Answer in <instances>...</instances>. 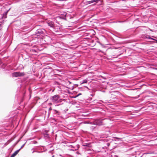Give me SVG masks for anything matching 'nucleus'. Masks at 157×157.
Masks as SVG:
<instances>
[{"mask_svg": "<svg viewBox=\"0 0 157 157\" xmlns=\"http://www.w3.org/2000/svg\"><path fill=\"white\" fill-rule=\"evenodd\" d=\"M105 119H98L94 120L93 121L90 122L89 123H87L86 122H84V123H90L91 124L94 125V126H92L91 127V128L94 129L95 127H96V125L100 126L103 125L104 124L103 121Z\"/></svg>", "mask_w": 157, "mask_h": 157, "instance_id": "f257e3e1", "label": "nucleus"}, {"mask_svg": "<svg viewBox=\"0 0 157 157\" xmlns=\"http://www.w3.org/2000/svg\"><path fill=\"white\" fill-rule=\"evenodd\" d=\"M50 100L52 102L55 103H58L61 101L59 96L57 94L51 97Z\"/></svg>", "mask_w": 157, "mask_h": 157, "instance_id": "f03ea898", "label": "nucleus"}, {"mask_svg": "<svg viewBox=\"0 0 157 157\" xmlns=\"http://www.w3.org/2000/svg\"><path fill=\"white\" fill-rule=\"evenodd\" d=\"M46 33V30L44 29H38L35 32V35L38 36L40 35L43 36Z\"/></svg>", "mask_w": 157, "mask_h": 157, "instance_id": "7ed1b4c3", "label": "nucleus"}, {"mask_svg": "<svg viewBox=\"0 0 157 157\" xmlns=\"http://www.w3.org/2000/svg\"><path fill=\"white\" fill-rule=\"evenodd\" d=\"M25 75L24 72H16L12 73V76L13 77H22Z\"/></svg>", "mask_w": 157, "mask_h": 157, "instance_id": "20e7f679", "label": "nucleus"}, {"mask_svg": "<svg viewBox=\"0 0 157 157\" xmlns=\"http://www.w3.org/2000/svg\"><path fill=\"white\" fill-rule=\"evenodd\" d=\"M60 29V25L59 23H56L52 30L56 32H57L59 31Z\"/></svg>", "mask_w": 157, "mask_h": 157, "instance_id": "39448f33", "label": "nucleus"}, {"mask_svg": "<svg viewBox=\"0 0 157 157\" xmlns=\"http://www.w3.org/2000/svg\"><path fill=\"white\" fill-rule=\"evenodd\" d=\"M47 24L52 29L56 23L52 21H48L47 22Z\"/></svg>", "mask_w": 157, "mask_h": 157, "instance_id": "423d86ee", "label": "nucleus"}, {"mask_svg": "<svg viewBox=\"0 0 157 157\" xmlns=\"http://www.w3.org/2000/svg\"><path fill=\"white\" fill-rule=\"evenodd\" d=\"M1 68L3 69L4 70L9 71L10 69L5 64H3L2 65Z\"/></svg>", "mask_w": 157, "mask_h": 157, "instance_id": "0eeeda50", "label": "nucleus"}, {"mask_svg": "<svg viewBox=\"0 0 157 157\" xmlns=\"http://www.w3.org/2000/svg\"><path fill=\"white\" fill-rule=\"evenodd\" d=\"M142 38L143 39H151L153 40H155L154 39L152 38H151L150 36L147 34H144L142 35Z\"/></svg>", "mask_w": 157, "mask_h": 157, "instance_id": "6e6552de", "label": "nucleus"}, {"mask_svg": "<svg viewBox=\"0 0 157 157\" xmlns=\"http://www.w3.org/2000/svg\"><path fill=\"white\" fill-rule=\"evenodd\" d=\"M99 0H92L86 2V5L90 4L94 2H97Z\"/></svg>", "mask_w": 157, "mask_h": 157, "instance_id": "1a4fd4ad", "label": "nucleus"}, {"mask_svg": "<svg viewBox=\"0 0 157 157\" xmlns=\"http://www.w3.org/2000/svg\"><path fill=\"white\" fill-rule=\"evenodd\" d=\"M53 113L55 115H56V116L58 117L60 115V113L58 111L54 109L53 110Z\"/></svg>", "mask_w": 157, "mask_h": 157, "instance_id": "9d476101", "label": "nucleus"}, {"mask_svg": "<svg viewBox=\"0 0 157 157\" xmlns=\"http://www.w3.org/2000/svg\"><path fill=\"white\" fill-rule=\"evenodd\" d=\"M10 9H9L7 11L5 12L3 14V15L2 17V19H5L7 17V13L10 10Z\"/></svg>", "mask_w": 157, "mask_h": 157, "instance_id": "9b49d317", "label": "nucleus"}, {"mask_svg": "<svg viewBox=\"0 0 157 157\" xmlns=\"http://www.w3.org/2000/svg\"><path fill=\"white\" fill-rule=\"evenodd\" d=\"M20 151V149H18L16 151L13 153L10 157H14L16 156L19 152Z\"/></svg>", "mask_w": 157, "mask_h": 157, "instance_id": "f8f14e48", "label": "nucleus"}, {"mask_svg": "<svg viewBox=\"0 0 157 157\" xmlns=\"http://www.w3.org/2000/svg\"><path fill=\"white\" fill-rule=\"evenodd\" d=\"M83 146L84 147H92L91 144L90 143H84L83 144Z\"/></svg>", "mask_w": 157, "mask_h": 157, "instance_id": "ddd939ff", "label": "nucleus"}, {"mask_svg": "<svg viewBox=\"0 0 157 157\" xmlns=\"http://www.w3.org/2000/svg\"><path fill=\"white\" fill-rule=\"evenodd\" d=\"M114 139L113 140L116 141L117 140H121L122 138H118V137H114L113 138Z\"/></svg>", "mask_w": 157, "mask_h": 157, "instance_id": "4468645a", "label": "nucleus"}, {"mask_svg": "<svg viewBox=\"0 0 157 157\" xmlns=\"http://www.w3.org/2000/svg\"><path fill=\"white\" fill-rule=\"evenodd\" d=\"M87 82V80L86 79H84L82 81V82L81 84L86 83Z\"/></svg>", "mask_w": 157, "mask_h": 157, "instance_id": "2eb2a0df", "label": "nucleus"}, {"mask_svg": "<svg viewBox=\"0 0 157 157\" xmlns=\"http://www.w3.org/2000/svg\"><path fill=\"white\" fill-rule=\"evenodd\" d=\"M82 94L81 93H79L76 96H75L74 97V98H76L78 97V96H79V95H80Z\"/></svg>", "mask_w": 157, "mask_h": 157, "instance_id": "dca6fc26", "label": "nucleus"}, {"mask_svg": "<svg viewBox=\"0 0 157 157\" xmlns=\"http://www.w3.org/2000/svg\"><path fill=\"white\" fill-rule=\"evenodd\" d=\"M25 145V144H23V145L21 146V148L19 149H20V150L21 148H22L24 147V146Z\"/></svg>", "mask_w": 157, "mask_h": 157, "instance_id": "f3484780", "label": "nucleus"}, {"mask_svg": "<svg viewBox=\"0 0 157 157\" xmlns=\"http://www.w3.org/2000/svg\"><path fill=\"white\" fill-rule=\"evenodd\" d=\"M34 152H38V153H41V152H43V151H33V153Z\"/></svg>", "mask_w": 157, "mask_h": 157, "instance_id": "a211bd4d", "label": "nucleus"}, {"mask_svg": "<svg viewBox=\"0 0 157 157\" xmlns=\"http://www.w3.org/2000/svg\"><path fill=\"white\" fill-rule=\"evenodd\" d=\"M52 109V108H51V107H50L49 108V110H51Z\"/></svg>", "mask_w": 157, "mask_h": 157, "instance_id": "6ab92c4d", "label": "nucleus"}, {"mask_svg": "<svg viewBox=\"0 0 157 157\" xmlns=\"http://www.w3.org/2000/svg\"><path fill=\"white\" fill-rule=\"evenodd\" d=\"M21 66H22L21 68H23L24 67H23V65H21Z\"/></svg>", "mask_w": 157, "mask_h": 157, "instance_id": "aec40b11", "label": "nucleus"}, {"mask_svg": "<svg viewBox=\"0 0 157 157\" xmlns=\"http://www.w3.org/2000/svg\"><path fill=\"white\" fill-rule=\"evenodd\" d=\"M49 104H50V105H51L52 104V103H50Z\"/></svg>", "mask_w": 157, "mask_h": 157, "instance_id": "412c9836", "label": "nucleus"}, {"mask_svg": "<svg viewBox=\"0 0 157 157\" xmlns=\"http://www.w3.org/2000/svg\"><path fill=\"white\" fill-rule=\"evenodd\" d=\"M86 87L87 88H88V87L87 86H86Z\"/></svg>", "mask_w": 157, "mask_h": 157, "instance_id": "4be33fe9", "label": "nucleus"}, {"mask_svg": "<svg viewBox=\"0 0 157 157\" xmlns=\"http://www.w3.org/2000/svg\"><path fill=\"white\" fill-rule=\"evenodd\" d=\"M54 157V155H53V156H52V157Z\"/></svg>", "mask_w": 157, "mask_h": 157, "instance_id": "5701e85b", "label": "nucleus"}, {"mask_svg": "<svg viewBox=\"0 0 157 157\" xmlns=\"http://www.w3.org/2000/svg\"><path fill=\"white\" fill-rule=\"evenodd\" d=\"M46 135H48V134H46Z\"/></svg>", "mask_w": 157, "mask_h": 157, "instance_id": "b1692460", "label": "nucleus"}, {"mask_svg": "<svg viewBox=\"0 0 157 157\" xmlns=\"http://www.w3.org/2000/svg\"><path fill=\"white\" fill-rule=\"evenodd\" d=\"M83 115V116H85V115Z\"/></svg>", "mask_w": 157, "mask_h": 157, "instance_id": "393cba45", "label": "nucleus"}]
</instances>
